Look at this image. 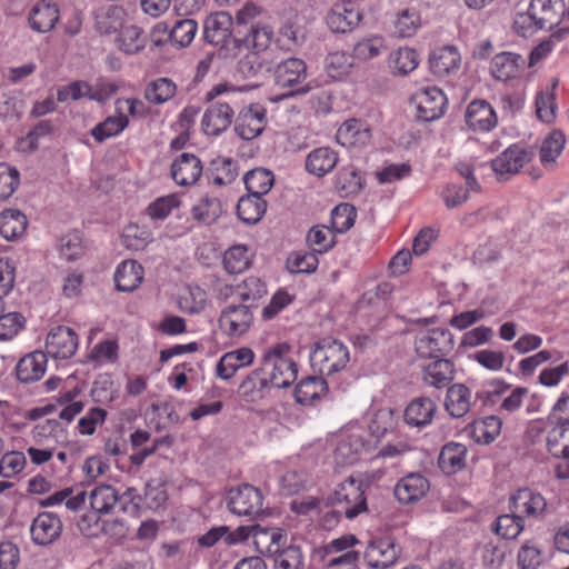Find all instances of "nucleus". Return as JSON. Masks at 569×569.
Masks as SVG:
<instances>
[{"label":"nucleus","instance_id":"obj_1","mask_svg":"<svg viewBox=\"0 0 569 569\" xmlns=\"http://www.w3.org/2000/svg\"><path fill=\"white\" fill-rule=\"evenodd\" d=\"M240 96V91L228 83H219L207 92L206 101L220 99L212 102L202 117L201 127L206 134L219 136L230 127L234 111L241 106Z\"/></svg>","mask_w":569,"mask_h":569},{"label":"nucleus","instance_id":"obj_2","mask_svg":"<svg viewBox=\"0 0 569 569\" xmlns=\"http://www.w3.org/2000/svg\"><path fill=\"white\" fill-rule=\"evenodd\" d=\"M290 346L278 343L264 351L261 359V371L267 376L270 388L284 389L297 379L298 366L289 357Z\"/></svg>","mask_w":569,"mask_h":569},{"label":"nucleus","instance_id":"obj_3","mask_svg":"<svg viewBox=\"0 0 569 569\" xmlns=\"http://www.w3.org/2000/svg\"><path fill=\"white\" fill-rule=\"evenodd\" d=\"M259 14V9L252 3L241 8L233 20L236 41L240 42L242 48L267 49L273 39V31L269 26L251 23Z\"/></svg>","mask_w":569,"mask_h":569},{"label":"nucleus","instance_id":"obj_4","mask_svg":"<svg viewBox=\"0 0 569 569\" xmlns=\"http://www.w3.org/2000/svg\"><path fill=\"white\" fill-rule=\"evenodd\" d=\"M203 37L207 42L220 47L224 57H237L242 50L241 43L236 41L233 18L229 12L219 11L207 17Z\"/></svg>","mask_w":569,"mask_h":569},{"label":"nucleus","instance_id":"obj_5","mask_svg":"<svg viewBox=\"0 0 569 569\" xmlns=\"http://www.w3.org/2000/svg\"><path fill=\"white\" fill-rule=\"evenodd\" d=\"M349 361V351L347 347L331 338L326 337L315 345L310 355V362L313 369H317L321 376H331L342 370Z\"/></svg>","mask_w":569,"mask_h":569},{"label":"nucleus","instance_id":"obj_6","mask_svg":"<svg viewBox=\"0 0 569 569\" xmlns=\"http://www.w3.org/2000/svg\"><path fill=\"white\" fill-rule=\"evenodd\" d=\"M326 507L340 506L348 519H353L367 510V499L362 489V482L352 477L340 483L325 500Z\"/></svg>","mask_w":569,"mask_h":569},{"label":"nucleus","instance_id":"obj_7","mask_svg":"<svg viewBox=\"0 0 569 569\" xmlns=\"http://www.w3.org/2000/svg\"><path fill=\"white\" fill-rule=\"evenodd\" d=\"M263 496L249 483H241L228 490L226 502L230 512L237 516L258 517L263 515Z\"/></svg>","mask_w":569,"mask_h":569},{"label":"nucleus","instance_id":"obj_8","mask_svg":"<svg viewBox=\"0 0 569 569\" xmlns=\"http://www.w3.org/2000/svg\"><path fill=\"white\" fill-rule=\"evenodd\" d=\"M453 336L445 328L420 332L415 340V350L420 359L445 358L453 349Z\"/></svg>","mask_w":569,"mask_h":569},{"label":"nucleus","instance_id":"obj_9","mask_svg":"<svg viewBox=\"0 0 569 569\" xmlns=\"http://www.w3.org/2000/svg\"><path fill=\"white\" fill-rule=\"evenodd\" d=\"M535 157L532 148H525L513 143L491 160L492 171L500 177H510L518 173Z\"/></svg>","mask_w":569,"mask_h":569},{"label":"nucleus","instance_id":"obj_10","mask_svg":"<svg viewBox=\"0 0 569 569\" xmlns=\"http://www.w3.org/2000/svg\"><path fill=\"white\" fill-rule=\"evenodd\" d=\"M401 553V547L390 537H380L370 540L365 552L363 559L372 569H386L392 566Z\"/></svg>","mask_w":569,"mask_h":569},{"label":"nucleus","instance_id":"obj_11","mask_svg":"<svg viewBox=\"0 0 569 569\" xmlns=\"http://www.w3.org/2000/svg\"><path fill=\"white\" fill-rule=\"evenodd\" d=\"M267 126V110L260 103H252L239 110L234 120V131L242 140L259 137Z\"/></svg>","mask_w":569,"mask_h":569},{"label":"nucleus","instance_id":"obj_12","mask_svg":"<svg viewBox=\"0 0 569 569\" xmlns=\"http://www.w3.org/2000/svg\"><path fill=\"white\" fill-rule=\"evenodd\" d=\"M90 499V506L92 510L94 511L91 516H83L81 520L78 523V527L80 531L88 536H97V531H91V526L89 521L94 520L97 517V513L103 515L108 513L118 502L119 497L117 493V490L110 486V485H101L96 487L89 496Z\"/></svg>","mask_w":569,"mask_h":569},{"label":"nucleus","instance_id":"obj_13","mask_svg":"<svg viewBox=\"0 0 569 569\" xmlns=\"http://www.w3.org/2000/svg\"><path fill=\"white\" fill-rule=\"evenodd\" d=\"M254 303L229 305L220 313L219 327L228 336L244 333L252 323Z\"/></svg>","mask_w":569,"mask_h":569},{"label":"nucleus","instance_id":"obj_14","mask_svg":"<svg viewBox=\"0 0 569 569\" xmlns=\"http://www.w3.org/2000/svg\"><path fill=\"white\" fill-rule=\"evenodd\" d=\"M417 104V118L430 122L441 118L445 113L448 100L442 90L437 87H428L415 96Z\"/></svg>","mask_w":569,"mask_h":569},{"label":"nucleus","instance_id":"obj_15","mask_svg":"<svg viewBox=\"0 0 569 569\" xmlns=\"http://www.w3.org/2000/svg\"><path fill=\"white\" fill-rule=\"evenodd\" d=\"M78 348V336L73 329L66 326L52 328L46 339L48 356L54 359H69Z\"/></svg>","mask_w":569,"mask_h":569},{"label":"nucleus","instance_id":"obj_16","mask_svg":"<svg viewBox=\"0 0 569 569\" xmlns=\"http://www.w3.org/2000/svg\"><path fill=\"white\" fill-rule=\"evenodd\" d=\"M465 121L472 131L489 132L497 127L498 117L488 101L476 99L467 106Z\"/></svg>","mask_w":569,"mask_h":569},{"label":"nucleus","instance_id":"obj_17","mask_svg":"<svg viewBox=\"0 0 569 569\" xmlns=\"http://www.w3.org/2000/svg\"><path fill=\"white\" fill-rule=\"evenodd\" d=\"M547 508L545 497L529 488L517 490L509 499L510 512H516L518 516L540 518Z\"/></svg>","mask_w":569,"mask_h":569},{"label":"nucleus","instance_id":"obj_18","mask_svg":"<svg viewBox=\"0 0 569 569\" xmlns=\"http://www.w3.org/2000/svg\"><path fill=\"white\" fill-rule=\"evenodd\" d=\"M430 360V362L421 366V381L423 385L436 389H443L451 386L456 373L455 363L447 358Z\"/></svg>","mask_w":569,"mask_h":569},{"label":"nucleus","instance_id":"obj_19","mask_svg":"<svg viewBox=\"0 0 569 569\" xmlns=\"http://www.w3.org/2000/svg\"><path fill=\"white\" fill-rule=\"evenodd\" d=\"M30 532L31 539L36 545L47 546L60 537L62 522L56 513L43 511L33 519Z\"/></svg>","mask_w":569,"mask_h":569},{"label":"nucleus","instance_id":"obj_20","mask_svg":"<svg viewBox=\"0 0 569 569\" xmlns=\"http://www.w3.org/2000/svg\"><path fill=\"white\" fill-rule=\"evenodd\" d=\"M170 173L177 184L192 186L202 174V163L196 154L183 152L172 162Z\"/></svg>","mask_w":569,"mask_h":569},{"label":"nucleus","instance_id":"obj_21","mask_svg":"<svg viewBox=\"0 0 569 569\" xmlns=\"http://www.w3.org/2000/svg\"><path fill=\"white\" fill-rule=\"evenodd\" d=\"M249 52L238 61V71L247 79L272 71L273 61L269 48H246Z\"/></svg>","mask_w":569,"mask_h":569},{"label":"nucleus","instance_id":"obj_22","mask_svg":"<svg viewBox=\"0 0 569 569\" xmlns=\"http://www.w3.org/2000/svg\"><path fill=\"white\" fill-rule=\"evenodd\" d=\"M437 409L438 407L431 398L417 397L407 405L403 420L410 427L425 428L432 422Z\"/></svg>","mask_w":569,"mask_h":569},{"label":"nucleus","instance_id":"obj_23","mask_svg":"<svg viewBox=\"0 0 569 569\" xmlns=\"http://www.w3.org/2000/svg\"><path fill=\"white\" fill-rule=\"evenodd\" d=\"M530 8L533 18L543 29H553L559 26L566 14L565 0H531Z\"/></svg>","mask_w":569,"mask_h":569},{"label":"nucleus","instance_id":"obj_24","mask_svg":"<svg viewBox=\"0 0 569 569\" xmlns=\"http://www.w3.org/2000/svg\"><path fill=\"white\" fill-rule=\"evenodd\" d=\"M460 53L453 46L437 48L429 56L430 71L437 77L455 73L460 68Z\"/></svg>","mask_w":569,"mask_h":569},{"label":"nucleus","instance_id":"obj_25","mask_svg":"<svg viewBox=\"0 0 569 569\" xmlns=\"http://www.w3.org/2000/svg\"><path fill=\"white\" fill-rule=\"evenodd\" d=\"M429 490V481L419 473L401 478L395 487V497L400 503L408 505L421 499Z\"/></svg>","mask_w":569,"mask_h":569},{"label":"nucleus","instance_id":"obj_26","mask_svg":"<svg viewBox=\"0 0 569 569\" xmlns=\"http://www.w3.org/2000/svg\"><path fill=\"white\" fill-rule=\"evenodd\" d=\"M274 81L287 88L300 84L307 78V64L298 58H288L274 67Z\"/></svg>","mask_w":569,"mask_h":569},{"label":"nucleus","instance_id":"obj_27","mask_svg":"<svg viewBox=\"0 0 569 569\" xmlns=\"http://www.w3.org/2000/svg\"><path fill=\"white\" fill-rule=\"evenodd\" d=\"M362 14L356 6L336 4L327 16V24L331 31L345 33L357 27Z\"/></svg>","mask_w":569,"mask_h":569},{"label":"nucleus","instance_id":"obj_28","mask_svg":"<svg viewBox=\"0 0 569 569\" xmlns=\"http://www.w3.org/2000/svg\"><path fill=\"white\" fill-rule=\"evenodd\" d=\"M371 131L360 120L350 119L345 121L336 133V140L343 147H363L370 142Z\"/></svg>","mask_w":569,"mask_h":569},{"label":"nucleus","instance_id":"obj_29","mask_svg":"<svg viewBox=\"0 0 569 569\" xmlns=\"http://www.w3.org/2000/svg\"><path fill=\"white\" fill-rule=\"evenodd\" d=\"M254 353L250 348H239L224 353L217 363L216 373L219 378L228 380L243 367L253 362Z\"/></svg>","mask_w":569,"mask_h":569},{"label":"nucleus","instance_id":"obj_30","mask_svg":"<svg viewBox=\"0 0 569 569\" xmlns=\"http://www.w3.org/2000/svg\"><path fill=\"white\" fill-rule=\"evenodd\" d=\"M328 392V383L322 376H307L295 388V399L302 406L313 405Z\"/></svg>","mask_w":569,"mask_h":569},{"label":"nucleus","instance_id":"obj_31","mask_svg":"<svg viewBox=\"0 0 569 569\" xmlns=\"http://www.w3.org/2000/svg\"><path fill=\"white\" fill-rule=\"evenodd\" d=\"M28 20L32 30L41 33L48 32L59 20L58 6L46 0L39 1L31 9Z\"/></svg>","mask_w":569,"mask_h":569},{"label":"nucleus","instance_id":"obj_32","mask_svg":"<svg viewBox=\"0 0 569 569\" xmlns=\"http://www.w3.org/2000/svg\"><path fill=\"white\" fill-rule=\"evenodd\" d=\"M113 279L118 291L131 292L143 281V268L136 260H124L117 267Z\"/></svg>","mask_w":569,"mask_h":569},{"label":"nucleus","instance_id":"obj_33","mask_svg":"<svg viewBox=\"0 0 569 569\" xmlns=\"http://www.w3.org/2000/svg\"><path fill=\"white\" fill-rule=\"evenodd\" d=\"M47 355L41 351L29 353L16 367L17 378L22 383L38 381L46 371Z\"/></svg>","mask_w":569,"mask_h":569},{"label":"nucleus","instance_id":"obj_34","mask_svg":"<svg viewBox=\"0 0 569 569\" xmlns=\"http://www.w3.org/2000/svg\"><path fill=\"white\" fill-rule=\"evenodd\" d=\"M467 447L459 442L446 443L438 457V467L447 475H453L466 467Z\"/></svg>","mask_w":569,"mask_h":569},{"label":"nucleus","instance_id":"obj_35","mask_svg":"<svg viewBox=\"0 0 569 569\" xmlns=\"http://www.w3.org/2000/svg\"><path fill=\"white\" fill-rule=\"evenodd\" d=\"M338 162V153L329 147L312 150L306 159V170L317 177L331 172Z\"/></svg>","mask_w":569,"mask_h":569},{"label":"nucleus","instance_id":"obj_36","mask_svg":"<svg viewBox=\"0 0 569 569\" xmlns=\"http://www.w3.org/2000/svg\"><path fill=\"white\" fill-rule=\"evenodd\" d=\"M267 201L259 196L247 193L237 203V216L246 224L258 223L267 211Z\"/></svg>","mask_w":569,"mask_h":569},{"label":"nucleus","instance_id":"obj_37","mask_svg":"<svg viewBox=\"0 0 569 569\" xmlns=\"http://www.w3.org/2000/svg\"><path fill=\"white\" fill-rule=\"evenodd\" d=\"M523 62V58L518 53L500 52L492 59L491 74L497 80L507 81L517 76Z\"/></svg>","mask_w":569,"mask_h":569},{"label":"nucleus","instance_id":"obj_38","mask_svg":"<svg viewBox=\"0 0 569 569\" xmlns=\"http://www.w3.org/2000/svg\"><path fill=\"white\" fill-rule=\"evenodd\" d=\"M445 407L451 417L462 418L470 410V390L462 383L449 386Z\"/></svg>","mask_w":569,"mask_h":569},{"label":"nucleus","instance_id":"obj_39","mask_svg":"<svg viewBox=\"0 0 569 569\" xmlns=\"http://www.w3.org/2000/svg\"><path fill=\"white\" fill-rule=\"evenodd\" d=\"M27 226V217L18 209H7L0 213V236L7 241L21 237Z\"/></svg>","mask_w":569,"mask_h":569},{"label":"nucleus","instance_id":"obj_40","mask_svg":"<svg viewBox=\"0 0 569 569\" xmlns=\"http://www.w3.org/2000/svg\"><path fill=\"white\" fill-rule=\"evenodd\" d=\"M124 10L117 4L101 6L94 11L96 27L100 33L109 34L122 27Z\"/></svg>","mask_w":569,"mask_h":569},{"label":"nucleus","instance_id":"obj_41","mask_svg":"<svg viewBox=\"0 0 569 569\" xmlns=\"http://www.w3.org/2000/svg\"><path fill=\"white\" fill-rule=\"evenodd\" d=\"M243 183L248 193L263 198L273 187L274 176L272 171L258 167L243 176Z\"/></svg>","mask_w":569,"mask_h":569},{"label":"nucleus","instance_id":"obj_42","mask_svg":"<svg viewBox=\"0 0 569 569\" xmlns=\"http://www.w3.org/2000/svg\"><path fill=\"white\" fill-rule=\"evenodd\" d=\"M548 451L556 458H569V420L556 421L548 432Z\"/></svg>","mask_w":569,"mask_h":569},{"label":"nucleus","instance_id":"obj_43","mask_svg":"<svg viewBox=\"0 0 569 569\" xmlns=\"http://www.w3.org/2000/svg\"><path fill=\"white\" fill-rule=\"evenodd\" d=\"M566 144V136L562 130H552L542 141L539 157L543 167L553 166L557 158L562 153Z\"/></svg>","mask_w":569,"mask_h":569},{"label":"nucleus","instance_id":"obj_44","mask_svg":"<svg viewBox=\"0 0 569 569\" xmlns=\"http://www.w3.org/2000/svg\"><path fill=\"white\" fill-rule=\"evenodd\" d=\"M222 213V204L216 197L206 196L199 200L191 209L193 220L203 224L210 226L214 223Z\"/></svg>","mask_w":569,"mask_h":569},{"label":"nucleus","instance_id":"obj_45","mask_svg":"<svg viewBox=\"0 0 569 569\" xmlns=\"http://www.w3.org/2000/svg\"><path fill=\"white\" fill-rule=\"evenodd\" d=\"M119 50L126 54H134L141 51L146 46V39L142 36V30L137 26L121 27V30L116 39Z\"/></svg>","mask_w":569,"mask_h":569},{"label":"nucleus","instance_id":"obj_46","mask_svg":"<svg viewBox=\"0 0 569 569\" xmlns=\"http://www.w3.org/2000/svg\"><path fill=\"white\" fill-rule=\"evenodd\" d=\"M129 124L127 116L119 113L117 117H108L102 122L98 123L92 130L91 136L97 142H103L104 140L119 134Z\"/></svg>","mask_w":569,"mask_h":569},{"label":"nucleus","instance_id":"obj_47","mask_svg":"<svg viewBox=\"0 0 569 569\" xmlns=\"http://www.w3.org/2000/svg\"><path fill=\"white\" fill-rule=\"evenodd\" d=\"M336 232L331 227L315 226L307 233V242L312 251L317 253H325L332 249L336 244Z\"/></svg>","mask_w":569,"mask_h":569},{"label":"nucleus","instance_id":"obj_48","mask_svg":"<svg viewBox=\"0 0 569 569\" xmlns=\"http://www.w3.org/2000/svg\"><path fill=\"white\" fill-rule=\"evenodd\" d=\"M177 91L176 83L169 78H159L150 82L144 91L146 99L154 104L170 100Z\"/></svg>","mask_w":569,"mask_h":569},{"label":"nucleus","instance_id":"obj_49","mask_svg":"<svg viewBox=\"0 0 569 569\" xmlns=\"http://www.w3.org/2000/svg\"><path fill=\"white\" fill-rule=\"evenodd\" d=\"M270 388L267 376L261 371V366L253 370L239 386L241 396L248 400H254L263 396V391Z\"/></svg>","mask_w":569,"mask_h":569},{"label":"nucleus","instance_id":"obj_50","mask_svg":"<svg viewBox=\"0 0 569 569\" xmlns=\"http://www.w3.org/2000/svg\"><path fill=\"white\" fill-rule=\"evenodd\" d=\"M419 64V54L415 49L400 48L390 57V66L393 73L406 76Z\"/></svg>","mask_w":569,"mask_h":569},{"label":"nucleus","instance_id":"obj_51","mask_svg":"<svg viewBox=\"0 0 569 569\" xmlns=\"http://www.w3.org/2000/svg\"><path fill=\"white\" fill-rule=\"evenodd\" d=\"M357 217L356 208L349 203H340L331 210L330 227L336 233L348 231Z\"/></svg>","mask_w":569,"mask_h":569},{"label":"nucleus","instance_id":"obj_52","mask_svg":"<svg viewBox=\"0 0 569 569\" xmlns=\"http://www.w3.org/2000/svg\"><path fill=\"white\" fill-rule=\"evenodd\" d=\"M198 31V24L193 19H181L174 22L170 30L169 38L172 44L178 48L188 47Z\"/></svg>","mask_w":569,"mask_h":569},{"label":"nucleus","instance_id":"obj_53","mask_svg":"<svg viewBox=\"0 0 569 569\" xmlns=\"http://www.w3.org/2000/svg\"><path fill=\"white\" fill-rule=\"evenodd\" d=\"M164 485L166 481L162 478H152L146 483L142 502L148 509L158 510L167 502Z\"/></svg>","mask_w":569,"mask_h":569},{"label":"nucleus","instance_id":"obj_54","mask_svg":"<svg viewBox=\"0 0 569 569\" xmlns=\"http://www.w3.org/2000/svg\"><path fill=\"white\" fill-rule=\"evenodd\" d=\"M525 528V521L516 512L499 516L495 522V532L503 539H516Z\"/></svg>","mask_w":569,"mask_h":569},{"label":"nucleus","instance_id":"obj_55","mask_svg":"<svg viewBox=\"0 0 569 569\" xmlns=\"http://www.w3.org/2000/svg\"><path fill=\"white\" fill-rule=\"evenodd\" d=\"M315 251H296L287 259V269L291 273H312L317 270L319 260Z\"/></svg>","mask_w":569,"mask_h":569},{"label":"nucleus","instance_id":"obj_56","mask_svg":"<svg viewBox=\"0 0 569 569\" xmlns=\"http://www.w3.org/2000/svg\"><path fill=\"white\" fill-rule=\"evenodd\" d=\"M249 263L248 249L243 244L233 246L224 252L223 267L231 274L241 273Z\"/></svg>","mask_w":569,"mask_h":569},{"label":"nucleus","instance_id":"obj_57","mask_svg":"<svg viewBox=\"0 0 569 569\" xmlns=\"http://www.w3.org/2000/svg\"><path fill=\"white\" fill-rule=\"evenodd\" d=\"M212 169L217 172L212 182L217 186L231 183L238 177L237 161L231 158H218L211 161Z\"/></svg>","mask_w":569,"mask_h":569},{"label":"nucleus","instance_id":"obj_58","mask_svg":"<svg viewBox=\"0 0 569 569\" xmlns=\"http://www.w3.org/2000/svg\"><path fill=\"white\" fill-rule=\"evenodd\" d=\"M336 186L346 196L358 194L363 188V180L353 167L342 168L336 180Z\"/></svg>","mask_w":569,"mask_h":569},{"label":"nucleus","instance_id":"obj_59","mask_svg":"<svg viewBox=\"0 0 569 569\" xmlns=\"http://www.w3.org/2000/svg\"><path fill=\"white\" fill-rule=\"evenodd\" d=\"M420 16L413 9H405L397 14L395 33L400 38L412 37L420 27Z\"/></svg>","mask_w":569,"mask_h":569},{"label":"nucleus","instance_id":"obj_60","mask_svg":"<svg viewBox=\"0 0 569 569\" xmlns=\"http://www.w3.org/2000/svg\"><path fill=\"white\" fill-rule=\"evenodd\" d=\"M276 569H305L303 556L300 547L290 545L274 555Z\"/></svg>","mask_w":569,"mask_h":569},{"label":"nucleus","instance_id":"obj_61","mask_svg":"<svg viewBox=\"0 0 569 569\" xmlns=\"http://www.w3.org/2000/svg\"><path fill=\"white\" fill-rule=\"evenodd\" d=\"M59 251L61 257L68 261H74L84 253V246L81 234L73 231L62 236L59 240Z\"/></svg>","mask_w":569,"mask_h":569},{"label":"nucleus","instance_id":"obj_62","mask_svg":"<svg viewBox=\"0 0 569 569\" xmlns=\"http://www.w3.org/2000/svg\"><path fill=\"white\" fill-rule=\"evenodd\" d=\"M353 66V58L345 52H332L326 58V69L330 77L347 76Z\"/></svg>","mask_w":569,"mask_h":569},{"label":"nucleus","instance_id":"obj_63","mask_svg":"<svg viewBox=\"0 0 569 569\" xmlns=\"http://www.w3.org/2000/svg\"><path fill=\"white\" fill-rule=\"evenodd\" d=\"M207 305V292L198 286L188 287L187 295L180 298V308L188 313L201 312Z\"/></svg>","mask_w":569,"mask_h":569},{"label":"nucleus","instance_id":"obj_64","mask_svg":"<svg viewBox=\"0 0 569 569\" xmlns=\"http://www.w3.org/2000/svg\"><path fill=\"white\" fill-rule=\"evenodd\" d=\"M393 411L388 408L377 410L370 421L369 430L376 438L383 437L388 431L393 429Z\"/></svg>","mask_w":569,"mask_h":569}]
</instances>
